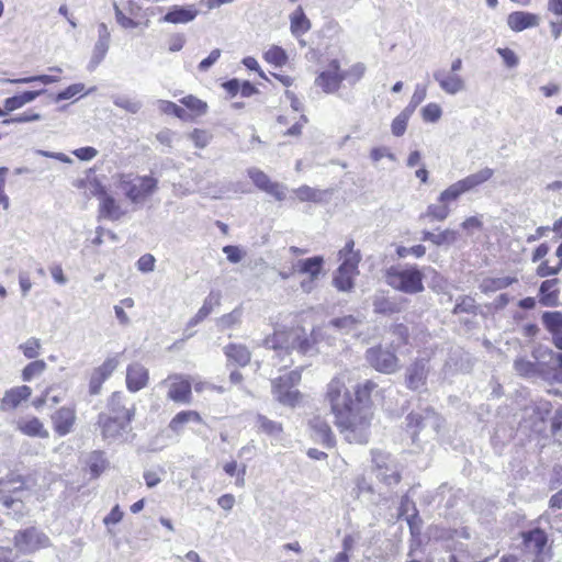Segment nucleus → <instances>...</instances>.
<instances>
[{"mask_svg":"<svg viewBox=\"0 0 562 562\" xmlns=\"http://www.w3.org/2000/svg\"><path fill=\"white\" fill-rule=\"evenodd\" d=\"M347 381L346 373L334 376L327 384L325 401L329 404L335 425L345 439L350 443H366L372 412L369 406L355 405Z\"/></svg>","mask_w":562,"mask_h":562,"instance_id":"obj_1","label":"nucleus"},{"mask_svg":"<svg viewBox=\"0 0 562 562\" xmlns=\"http://www.w3.org/2000/svg\"><path fill=\"white\" fill-rule=\"evenodd\" d=\"M116 178L117 189L134 204L144 203L156 192L158 186L157 179L150 176L121 173Z\"/></svg>","mask_w":562,"mask_h":562,"instance_id":"obj_2","label":"nucleus"},{"mask_svg":"<svg viewBox=\"0 0 562 562\" xmlns=\"http://www.w3.org/2000/svg\"><path fill=\"white\" fill-rule=\"evenodd\" d=\"M385 282L394 290L406 294L424 291L423 273L416 266L389 268L385 272Z\"/></svg>","mask_w":562,"mask_h":562,"instance_id":"obj_3","label":"nucleus"},{"mask_svg":"<svg viewBox=\"0 0 562 562\" xmlns=\"http://www.w3.org/2000/svg\"><path fill=\"white\" fill-rule=\"evenodd\" d=\"M355 241L348 240L339 250V259L342 261L334 277V285L337 290L348 292L353 288V279L359 273L358 265L361 256L353 249Z\"/></svg>","mask_w":562,"mask_h":562,"instance_id":"obj_4","label":"nucleus"},{"mask_svg":"<svg viewBox=\"0 0 562 562\" xmlns=\"http://www.w3.org/2000/svg\"><path fill=\"white\" fill-rule=\"evenodd\" d=\"M493 175L494 170L492 168H482L481 170L471 173L447 187L438 195V202H443L447 206H450V204L457 202L462 194L470 192L488 181Z\"/></svg>","mask_w":562,"mask_h":562,"instance_id":"obj_5","label":"nucleus"},{"mask_svg":"<svg viewBox=\"0 0 562 562\" xmlns=\"http://www.w3.org/2000/svg\"><path fill=\"white\" fill-rule=\"evenodd\" d=\"M265 346L272 349L290 350L297 349L306 353L311 349V342L303 328L277 329L271 336L265 339Z\"/></svg>","mask_w":562,"mask_h":562,"instance_id":"obj_6","label":"nucleus"},{"mask_svg":"<svg viewBox=\"0 0 562 562\" xmlns=\"http://www.w3.org/2000/svg\"><path fill=\"white\" fill-rule=\"evenodd\" d=\"M301 381V373L296 370L286 372L285 374L272 381L273 397L282 405L294 407L301 401V393L294 389Z\"/></svg>","mask_w":562,"mask_h":562,"instance_id":"obj_7","label":"nucleus"},{"mask_svg":"<svg viewBox=\"0 0 562 562\" xmlns=\"http://www.w3.org/2000/svg\"><path fill=\"white\" fill-rule=\"evenodd\" d=\"M525 554L532 562H547L551 558V546L547 533L540 528H533L522 533Z\"/></svg>","mask_w":562,"mask_h":562,"instance_id":"obj_8","label":"nucleus"},{"mask_svg":"<svg viewBox=\"0 0 562 562\" xmlns=\"http://www.w3.org/2000/svg\"><path fill=\"white\" fill-rule=\"evenodd\" d=\"M366 359L373 369L381 373L391 374L400 368V360L394 350L381 345L369 348L366 352Z\"/></svg>","mask_w":562,"mask_h":562,"instance_id":"obj_9","label":"nucleus"},{"mask_svg":"<svg viewBox=\"0 0 562 562\" xmlns=\"http://www.w3.org/2000/svg\"><path fill=\"white\" fill-rule=\"evenodd\" d=\"M323 265L324 259L321 256L301 259L293 265V272L307 276L300 284L303 292L311 293L315 289L316 281L323 274Z\"/></svg>","mask_w":562,"mask_h":562,"instance_id":"obj_10","label":"nucleus"},{"mask_svg":"<svg viewBox=\"0 0 562 562\" xmlns=\"http://www.w3.org/2000/svg\"><path fill=\"white\" fill-rule=\"evenodd\" d=\"M48 546V537L34 527L20 530L14 536V547L23 554H31Z\"/></svg>","mask_w":562,"mask_h":562,"instance_id":"obj_11","label":"nucleus"},{"mask_svg":"<svg viewBox=\"0 0 562 562\" xmlns=\"http://www.w3.org/2000/svg\"><path fill=\"white\" fill-rule=\"evenodd\" d=\"M98 425L101 429L102 437L111 441L125 440L127 435L132 431V422L102 414L98 416Z\"/></svg>","mask_w":562,"mask_h":562,"instance_id":"obj_12","label":"nucleus"},{"mask_svg":"<svg viewBox=\"0 0 562 562\" xmlns=\"http://www.w3.org/2000/svg\"><path fill=\"white\" fill-rule=\"evenodd\" d=\"M376 477L387 486L396 485L401 481L398 465L391 457L383 452L373 453Z\"/></svg>","mask_w":562,"mask_h":562,"instance_id":"obj_13","label":"nucleus"},{"mask_svg":"<svg viewBox=\"0 0 562 562\" xmlns=\"http://www.w3.org/2000/svg\"><path fill=\"white\" fill-rule=\"evenodd\" d=\"M346 79V74L340 69L338 59H331L327 69L319 72L315 79V85L325 93H335L340 88L341 82Z\"/></svg>","mask_w":562,"mask_h":562,"instance_id":"obj_14","label":"nucleus"},{"mask_svg":"<svg viewBox=\"0 0 562 562\" xmlns=\"http://www.w3.org/2000/svg\"><path fill=\"white\" fill-rule=\"evenodd\" d=\"M135 405L133 403L128 405V400L123 393L114 392L108 401V412L101 414L132 422L135 417Z\"/></svg>","mask_w":562,"mask_h":562,"instance_id":"obj_15","label":"nucleus"},{"mask_svg":"<svg viewBox=\"0 0 562 562\" xmlns=\"http://www.w3.org/2000/svg\"><path fill=\"white\" fill-rule=\"evenodd\" d=\"M24 488V482L20 475L10 474L0 479V501L5 507H11L20 502L19 494Z\"/></svg>","mask_w":562,"mask_h":562,"instance_id":"obj_16","label":"nucleus"},{"mask_svg":"<svg viewBox=\"0 0 562 562\" xmlns=\"http://www.w3.org/2000/svg\"><path fill=\"white\" fill-rule=\"evenodd\" d=\"M165 382H169L168 398L177 403L191 402V380L180 374L170 375Z\"/></svg>","mask_w":562,"mask_h":562,"instance_id":"obj_17","label":"nucleus"},{"mask_svg":"<svg viewBox=\"0 0 562 562\" xmlns=\"http://www.w3.org/2000/svg\"><path fill=\"white\" fill-rule=\"evenodd\" d=\"M248 176L261 191L272 195L278 201H283L285 199L286 188L281 183L272 182L263 171L257 168H250L248 170Z\"/></svg>","mask_w":562,"mask_h":562,"instance_id":"obj_18","label":"nucleus"},{"mask_svg":"<svg viewBox=\"0 0 562 562\" xmlns=\"http://www.w3.org/2000/svg\"><path fill=\"white\" fill-rule=\"evenodd\" d=\"M111 33L105 23L98 25V40L93 46L91 59L88 68L93 70L105 58L106 53L110 48Z\"/></svg>","mask_w":562,"mask_h":562,"instance_id":"obj_19","label":"nucleus"},{"mask_svg":"<svg viewBox=\"0 0 562 562\" xmlns=\"http://www.w3.org/2000/svg\"><path fill=\"white\" fill-rule=\"evenodd\" d=\"M52 423L55 432L64 437L72 431L76 423V408L71 406H64L57 409L52 415Z\"/></svg>","mask_w":562,"mask_h":562,"instance_id":"obj_20","label":"nucleus"},{"mask_svg":"<svg viewBox=\"0 0 562 562\" xmlns=\"http://www.w3.org/2000/svg\"><path fill=\"white\" fill-rule=\"evenodd\" d=\"M149 381V372L139 362L128 364L126 369V387L130 392H138L147 386Z\"/></svg>","mask_w":562,"mask_h":562,"instance_id":"obj_21","label":"nucleus"},{"mask_svg":"<svg viewBox=\"0 0 562 562\" xmlns=\"http://www.w3.org/2000/svg\"><path fill=\"white\" fill-rule=\"evenodd\" d=\"M428 375V366L426 359H416L406 369V385L411 390H418L425 385Z\"/></svg>","mask_w":562,"mask_h":562,"instance_id":"obj_22","label":"nucleus"},{"mask_svg":"<svg viewBox=\"0 0 562 562\" xmlns=\"http://www.w3.org/2000/svg\"><path fill=\"white\" fill-rule=\"evenodd\" d=\"M541 19L538 14L527 11H515L507 16V25L514 32L537 27Z\"/></svg>","mask_w":562,"mask_h":562,"instance_id":"obj_23","label":"nucleus"},{"mask_svg":"<svg viewBox=\"0 0 562 562\" xmlns=\"http://www.w3.org/2000/svg\"><path fill=\"white\" fill-rule=\"evenodd\" d=\"M434 79L442 91L448 94H457L464 90L465 83L461 76L439 69L434 72Z\"/></svg>","mask_w":562,"mask_h":562,"instance_id":"obj_24","label":"nucleus"},{"mask_svg":"<svg viewBox=\"0 0 562 562\" xmlns=\"http://www.w3.org/2000/svg\"><path fill=\"white\" fill-rule=\"evenodd\" d=\"M126 214L121 203L106 193L99 200V215L110 221H119Z\"/></svg>","mask_w":562,"mask_h":562,"instance_id":"obj_25","label":"nucleus"},{"mask_svg":"<svg viewBox=\"0 0 562 562\" xmlns=\"http://www.w3.org/2000/svg\"><path fill=\"white\" fill-rule=\"evenodd\" d=\"M198 14L199 10L194 4H188L184 7L175 5L162 18V21L172 24H183L193 21Z\"/></svg>","mask_w":562,"mask_h":562,"instance_id":"obj_26","label":"nucleus"},{"mask_svg":"<svg viewBox=\"0 0 562 562\" xmlns=\"http://www.w3.org/2000/svg\"><path fill=\"white\" fill-rule=\"evenodd\" d=\"M459 239V233L452 228L438 232L423 231L422 240L429 241L437 247L451 246Z\"/></svg>","mask_w":562,"mask_h":562,"instance_id":"obj_27","label":"nucleus"},{"mask_svg":"<svg viewBox=\"0 0 562 562\" xmlns=\"http://www.w3.org/2000/svg\"><path fill=\"white\" fill-rule=\"evenodd\" d=\"M32 394V390L27 385H20L12 387L4 392L1 400L2 409H13L18 407L23 401L27 400Z\"/></svg>","mask_w":562,"mask_h":562,"instance_id":"obj_28","label":"nucleus"},{"mask_svg":"<svg viewBox=\"0 0 562 562\" xmlns=\"http://www.w3.org/2000/svg\"><path fill=\"white\" fill-rule=\"evenodd\" d=\"M220 304L221 293L217 291L210 292V294L204 299L202 306L199 308L196 314L190 318L187 326H196L199 323L205 319L214 311L215 307L220 306Z\"/></svg>","mask_w":562,"mask_h":562,"instance_id":"obj_29","label":"nucleus"},{"mask_svg":"<svg viewBox=\"0 0 562 562\" xmlns=\"http://www.w3.org/2000/svg\"><path fill=\"white\" fill-rule=\"evenodd\" d=\"M559 279H549L541 283L539 289V302L543 306L554 307L559 305Z\"/></svg>","mask_w":562,"mask_h":562,"instance_id":"obj_30","label":"nucleus"},{"mask_svg":"<svg viewBox=\"0 0 562 562\" xmlns=\"http://www.w3.org/2000/svg\"><path fill=\"white\" fill-rule=\"evenodd\" d=\"M290 19V30L294 37L299 38L306 34L311 27L312 23L306 16L302 5H299L289 16Z\"/></svg>","mask_w":562,"mask_h":562,"instance_id":"obj_31","label":"nucleus"},{"mask_svg":"<svg viewBox=\"0 0 562 562\" xmlns=\"http://www.w3.org/2000/svg\"><path fill=\"white\" fill-rule=\"evenodd\" d=\"M45 92V89L24 91L20 94L7 98L4 100V111L5 113H8L21 109L22 106L33 102L36 98H38Z\"/></svg>","mask_w":562,"mask_h":562,"instance_id":"obj_32","label":"nucleus"},{"mask_svg":"<svg viewBox=\"0 0 562 562\" xmlns=\"http://www.w3.org/2000/svg\"><path fill=\"white\" fill-rule=\"evenodd\" d=\"M310 426L313 430L315 440L322 442L326 447H333L335 445V438L330 426L324 419L315 417L310 422Z\"/></svg>","mask_w":562,"mask_h":562,"instance_id":"obj_33","label":"nucleus"},{"mask_svg":"<svg viewBox=\"0 0 562 562\" xmlns=\"http://www.w3.org/2000/svg\"><path fill=\"white\" fill-rule=\"evenodd\" d=\"M18 429L30 437L47 438L48 431L37 417L21 419L18 422Z\"/></svg>","mask_w":562,"mask_h":562,"instance_id":"obj_34","label":"nucleus"},{"mask_svg":"<svg viewBox=\"0 0 562 562\" xmlns=\"http://www.w3.org/2000/svg\"><path fill=\"white\" fill-rule=\"evenodd\" d=\"M75 186L78 189H82L83 194L87 198L95 196L100 200L104 194L108 193L104 186L95 177L79 179L75 182Z\"/></svg>","mask_w":562,"mask_h":562,"instance_id":"obj_35","label":"nucleus"},{"mask_svg":"<svg viewBox=\"0 0 562 562\" xmlns=\"http://www.w3.org/2000/svg\"><path fill=\"white\" fill-rule=\"evenodd\" d=\"M293 192L301 202L314 203H321L325 201L331 193L329 190H321L308 186H301Z\"/></svg>","mask_w":562,"mask_h":562,"instance_id":"obj_36","label":"nucleus"},{"mask_svg":"<svg viewBox=\"0 0 562 562\" xmlns=\"http://www.w3.org/2000/svg\"><path fill=\"white\" fill-rule=\"evenodd\" d=\"M189 423H202V417L196 411H182L173 416L169 423V429L180 434Z\"/></svg>","mask_w":562,"mask_h":562,"instance_id":"obj_37","label":"nucleus"},{"mask_svg":"<svg viewBox=\"0 0 562 562\" xmlns=\"http://www.w3.org/2000/svg\"><path fill=\"white\" fill-rule=\"evenodd\" d=\"M437 419L436 413L431 409H426L424 414L411 413L407 416V426L413 429V434L415 435L417 429H422L428 425L434 426Z\"/></svg>","mask_w":562,"mask_h":562,"instance_id":"obj_38","label":"nucleus"},{"mask_svg":"<svg viewBox=\"0 0 562 562\" xmlns=\"http://www.w3.org/2000/svg\"><path fill=\"white\" fill-rule=\"evenodd\" d=\"M515 282H517L515 277L485 278L480 283V290L484 293L496 292Z\"/></svg>","mask_w":562,"mask_h":562,"instance_id":"obj_39","label":"nucleus"},{"mask_svg":"<svg viewBox=\"0 0 562 562\" xmlns=\"http://www.w3.org/2000/svg\"><path fill=\"white\" fill-rule=\"evenodd\" d=\"M451 214L450 206H447L443 202H438L429 204L426 207V211L420 215V218H428L434 222H443Z\"/></svg>","mask_w":562,"mask_h":562,"instance_id":"obj_40","label":"nucleus"},{"mask_svg":"<svg viewBox=\"0 0 562 562\" xmlns=\"http://www.w3.org/2000/svg\"><path fill=\"white\" fill-rule=\"evenodd\" d=\"M224 353L239 366H246L250 361V351L243 345L231 344L225 347Z\"/></svg>","mask_w":562,"mask_h":562,"instance_id":"obj_41","label":"nucleus"},{"mask_svg":"<svg viewBox=\"0 0 562 562\" xmlns=\"http://www.w3.org/2000/svg\"><path fill=\"white\" fill-rule=\"evenodd\" d=\"M87 465L91 475L98 477L108 468V461L103 452L93 451L88 457Z\"/></svg>","mask_w":562,"mask_h":562,"instance_id":"obj_42","label":"nucleus"},{"mask_svg":"<svg viewBox=\"0 0 562 562\" xmlns=\"http://www.w3.org/2000/svg\"><path fill=\"white\" fill-rule=\"evenodd\" d=\"M113 103L131 114H136L142 109L143 104L139 100L131 98L128 95L116 94L112 97Z\"/></svg>","mask_w":562,"mask_h":562,"instance_id":"obj_43","label":"nucleus"},{"mask_svg":"<svg viewBox=\"0 0 562 562\" xmlns=\"http://www.w3.org/2000/svg\"><path fill=\"white\" fill-rule=\"evenodd\" d=\"M18 349L26 359H36L42 350V342L36 337H30L18 346Z\"/></svg>","mask_w":562,"mask_h":562,"instance_id":"obj_44","label":"nucleus"},{"mask_svg":"<svg viewBox=\"0 0 562 562\" xmlns=\"http://www.w3.org/2000/svg\"><path fill=\"white\" fill-rule=\"evenodd\" d=\"M180 103L189 109L194 115L202 116L207 112V103L195 95L189 94L180 99Z\"/></svg>","mask_w":562,"mask_h":562,"instance_id":"obj_45","label":"nucleus"},{"mask_svg":"<svg viewBox=\"0 0 562 562\" xmlns=\"http://www.w3.org/2000/svg\"><path fill=\"white\" fill-rule=\"evenodd\" d=\"M47 364L44 360H34L27 363L22 372L21 378L24 382H30L36 376H40L43 374V372L46 370Z\"/></svg>","mask_w":562,"mask_h":562,"instance_id":"obj_46","label":"nucleus"},{"mask_svg":"<svg viewBox=\"0 0 562 562\" xmlns=\"http://www.w3.org/2000/svg\"><path fill=\"white\" fill-rule=\"evenodd\" d=\"M243 310L240 307H236L231 313L222 315L216 319V325L218 329L225 330L235 327L241 321Z\"/></svg>","mask_w":562,"mask_h":562,"instance_id":"obj_47","label":"nucleus"},{"mask_svg":"<svg viewBox=\"0 0 562 562\" xmlns=\"http://www.w3.org/2000/svg\"><path fill=\"white\" fill-rule=\"evenodd\" d=\"M373 308L375 313L391 315L400 312V306L394 301L385 296H375L373 300Z\"/></svg>","mask_w":562,"mask_h":562,"instance_id":"obj_48","label":"nucleus"},{"mask_svg":"<svg viewBox=\"0 0 562 562\" xmlns=\"http://www.w3.org/2000/svg\"><path fill=\"white\" fill-rule=\"evenodd\" d=\"M257 425L261 432L278 437L282 432V425L278 422L271 420L263 415L257 416Z\"/></svg>","mask_w":562,"mask_h":562,"instance_id":"obj_49","label":"nucleus"},{"mask_svg":"<svg viewBox=\"0 0 562 562\" xmlns=\"http://www.w3.org/2000/svg\"><path fill=\"white\" fill-rule=\"evenodd\" d=\"M542 323L551 335L562 330V312H544L542 314Z\"/></svg>","mask_w":562,"mask_h":562,"instance_id":"obj_50","label":"nucleus"},{"mask_svg":"<svg viewBox=\"0 0 562 562\" xmlns=\"http://www.w3.org/2000/svg\"><path fill=\"white\" fill-rule=\"evenodd\" d=\"M265 60L276 67H281L286 64L288 55L280 46L270 47L263 55Z\"/></svg>","mask_w":562,"mask_h":562,"instance_id":"obj_51","label":"nucleus"},{"mask_svg":"<svg viewBox=\"0 0 562 562\" xmlns=\"http://www.w3.org/2000/svg\"><path fill=\"white\" fill-rule=\"evenodd\" d=\"M60 80L59 76H53V75H38V76H32V77H23V78H16V79H5V82L9 83H34V82H41L43 85H50L58 82Z\"/></svg>","mask_w":562,"mask_h":562,"instance_id":"obj_52","label":"nucleus"},{"mask_svg":"<svg viewBox=\"0 0 562 562\" xmlns=\"http://www.w3.org/2000/svg\"><path fill=\"white\" fill-rule=\"evenodd\" d=\"M376 387V384L370 380L359 384L356 389L355 405L368 406L367 402L370 398L371 392Z\"/></svg>","mask_w":562,"mask_h":562,"instance_id":"obj_53","label":"nucleus"},{"mask_svg":"<svg viewBox=\"0 0 562 562\" xmlns=\"http://www.w3.org/2000/svg\"><path fill=\"white\" fill-rule=\"evenodd\" d=\"M391 333L394 339L391 341L390 347L395 350L404 346L408 341V328L403 324H396L392 327Z\"/></svg>","mask_w":562,"mask_h":562,"instance_id":"obj_54","label":"nucleus"},{"mask_svg":"<svg viewBox=\"0 0 562 562\" xmlns=\"http://www.w3.org/2000/svg\"><path fill=\"white\" fill-rule=\"evenodd\" d=\"M412 113L406 111L405 109L392 121V124H391V130H392V134L394 136H402L404 135L406 128H407V123H408V120L411 117Z\"/></svg>","mask_w":562,"mask_h":562,"instance_id":"obj_55","label":"nucleus"},{"mask_svg":"<svg viewBox=\"0 0 562 562\" xmlns=\"http://www.w3.org/2000/svg\"><path fill=\"white\" fill-rule=\"evenodd\" d=\"M157 106L159 111L165 114L175 115L178 119L184 120L187 117L186 110L177 105L176 103L167 100H158Z\"/></svg>","mask_w":562,"mask_h":562,"instance_id":"obj_56","label":"nucleus"},{"mask_svg":"<svg viewBox=\"0 0 562 562\" xmlns=\"http://www.w3.org/2000/svg\"><path fill=\"white\" fill-rule=\"evenodd\" d=\"M514 368L522 376H531L538 372L537 364L525 358H517L514 362Z\"/></svg>","mask_w":562,"mask_h":562,"instance_id":"obj_57","label":"nucleus"},{"mask_svg":"<svg viewBox=\"0 0 562 562\" xmlns=\"http://www.w3.org/2000/svg\"><path fill=\"white\" fill-rule=\"evenodd\" d=\"M442 115L441 106L437 103H428L422 109V117L425 122L435 123Z\"/></svg>","mask_w":562,"mask_h":562,"instance_id":"obj_58","label":"nucleus"},{"mask_svg":"<svg viewBox=\"0 0 562 562\" xmlns=\"http://www.w3.org/2000/svg\"><path fill=\"white\" fill-rule=\"evenodd\" d=\"M532 355L533 358L538 361H542L546 358H549V360H554L558 367L562 369V353H557L547 347H539L533 350Z\"/></svg>","mask_w":562,"mask_h":562,"instance_id":"obj_59","label":"nucleus"},{"mask_svg":"<svg viewBox=\"0 0 562 562\" xmlns=\"http://www.w3.org/2000/svg\"><path fill=\"white\" fill-rule=\"evenodd\" d=\"M119 357H120V355L108 358L94 371L106 380L113 373V371L119 367V364H120Z\"/></svg>","mask_w":562,"mask_h":562,"instance_id":"obj_60","label":"nucleus"},{"mask_svg":"<svg viewBox=\"0 0 562 562\" xmlns=\"http://www.w3.org/2000/svg\"><path fill=\"white\" fill-rule=\"evenodd\" d=\"M427 95V89L423 85H416L414 93L409 100L408 105L405 108L406 111L413 112L415 109L426 99Z\"/></svg>","mask_w":562,"mask_h":562,"instance_id":"obj_61","label":"nucleus"},{"mask_svg":"<svg viewBox=\"0 0 562 562\" xmlns=\"http://www.w3.org/2000/svg\"><path fill=\"white\" fill-rule=\"evenodd\" d=\"M329 325H331L335 328L341 329L345 333H349L350 330H352L356 327L357 319L353 316L348 315V316L331 319L329 322Z\"/></svg>","mask_w":562,"mask_h":562,"instance_id":"obj_62","label":"nucleus"},{"mask_svg":"<svg viewBox=\"0 0 562 562\" xmlns=\"http://www.w3.org/2000/svg\"><path fill=\"white\" fill-rule=\"evenodd\" d=\"M211 134L205 130L195 128L190 134V139L194 143L195 147L204 148L211 140Z\"/></svg>","mask_w":562,"mask_h":562,"instance_id":"obj_63","label":"nucleus"},{"mask_svg":"<svg viewBox=\"0 0 562 562\" xmlns=\"http://www.w3.org/2000/svg\"><path fill=\"white\" fill-rule=\"evenodd\" d=\"M85 90L83 83H74L67 87L65 90L60 91L56 97L55 101L59 102L63 100H68L74 98L75 95L81 93Z\"/></svg>","mask_w":562,"mask_h":562,"instance_id":"obj_64","label":"nucleus"}]
</instances>
